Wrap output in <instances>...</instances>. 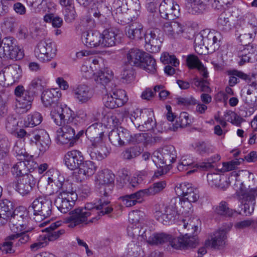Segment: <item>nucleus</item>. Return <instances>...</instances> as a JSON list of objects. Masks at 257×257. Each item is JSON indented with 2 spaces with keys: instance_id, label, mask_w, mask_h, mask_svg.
<instances>
[{
  "instance_id": "obj_13",
  "label": "nucleus",
  "mask_w": 257,
  "mask_h": 257,
  "mask_svg": "<svg viewBox=\"0 0 257 257\" xmlns=\"http://www.w3.org/2000/svg\"><path fill=\"white\" fill-rule=\"evenodd\" d=\"M57 48L54 42L50 41L40 42L35 49V57L40 61H50L56 55Z\"/></svg>"
},
{
  "instance_id": "obj_63",
  "label": "nucleus",
  "mask_w": 257,
  "mask_h": 257,
  "mask_svg": "<svg viewBox=\"0 0 257 257\" xmlns=\"http://www.w3.org/2000/svg\"><path fill=\"white\" fill-rule=\"evenodd\" d=\"M44 20L46 23H51L53 27L60 28L63 24V20L58 16H55L53 14H46L44 17Z\"/></svg>"
},
{
  "instance_id": "obj_37",
  "label": "nucleus",
  "mask_w": 257,
  "mask_h": 257,
  "mask_svg": "<svg viewBox=\"0 0 257 257\" xmlns=\"http://www.w3.org/2000/svg\"><path fill=\"white\" fill-rule=\"evenodd\" d=\"M125 33L126 36L131 40H141L144 36L143 26L139 23L132 24L125 27Z\"/></svg>"
},
{
  "instance_id": "obj_6",
  "label": "nucleus",
  "mask_w": 257,
  "mask_h": 257,
  "mask_svg": "<svg viewBox=\"0 0 257 257\" xmlns=\"http://www.w3.org/2000/svg\"><path fill=\"white\" fill-rule=\"evenodd\" d=\"M188 234L183 237H173L169 234L163 232L154 233L149 236L147 242L150 244L157 245L169 242L170 245L175 248H184L186 245L193 246L195 241V238H188Z\"/></svg>"
},
{
  "instance_id": "obj_18",
  "label": "nucleus",
  "mask_w": 257,
  "mask_h": 257,
  "mask_svg": "<svg viewBox=\"0 0 257 257\" xmlns=\"http://www.w3.org/2000/svg\"><path fill=\"white\" fill-rule=\"evenodd\" d=\"M77 199V194L72 193L71 195H58L55 200V204L58 209L63 213L69 212L74 206Z\"/></svg>"
},
{
  "instance_id": "obj_31",
  "label": "nucleus",
  "mask_w": 257,
  "mask_h": 257,
  "mask_svg": "<svg viewBox=\"0 0 257 257\" xmlns=\"http://www.w3.org/2000/svg\"><path fill=\"white\" fill-rule=\"evenodd\" d=\"M101 33L97 31H86L82 34V41L87 47L101 48Z\"/></svg>"
},
{
  "instance_id": "obj_62",
  "label": "nucleus",
  "mask_w": 257,
  "mask_h": 257,
  "mask_svg": "<svg viewBox=\"0 0 257 257\" xmlns=\"http://www.w3.org/2000/svg\"><path fill=\"white\" fill-rule=\"evenodd\" d=\"M196 1L197 0H187L185 8L189 13L195 15L201 13V9L200 8L202 6L200 4H198Z\"/></svg>"
},
{
  "instance_id": "obj_22",
  "label": "nucleus",
  "mask_w": 257,
  "mask_h": 257,
  "mask_svg": "<svg viewBox=\"0 0 257 257\" xmlns=\"http://www.w3.org/2000/svg\"><path fill=\"white\" fill-rule=\"evenodd\" d=\"M61 97V92L57 88L44 90L41 96V100L45 107L52 106V109L61 105L58 104L59 99ZM66 106L64 107L65 108ZM52 109H51L52 110Z\"/></svg>"
},
{
  "instance_id": "obj_46",
  "label": "nucleus",
  "mask_w": 257,
  "mask_h": 257,
  "mask_svg": "<svg viewBox=\"0 0 257 257\" xmlns=\"http://www.w3.org/2000/svg\"><path fill=\"white\" fill-rule=\"evenodd\" d=\"M10 143L7 137L0 135V163H4V161L9 158Z\"/></svg>"
},
{
  "instance_id": "obj_54",
  "label": "nucleus",
  "mask_w": 257,
  "mask_h": 257,
  "mask_svg": "<svg viewBox=\"0 0 257 257\" xmlns=\"http://www.w3.org/2000/svg\"><path fill=\"white\" fill-rule=\"evenodd\" d=\"M191 123L192 120L189 117V114L186 112H182L180 113L179 117L177 119L176 124L173 125V129L175 131L178 127H186Z\"/></svg>"
},
{
  "instance_id": "obj_44",
  "label": "nucleus",
  "mask_w": 257,
  "mask_h": 257,
  "mask_svg": "<svg viewBox=\"0 0 257 257\" xmlns=\"http://www.w3.org/2000/svg\"><path fill=\"white\" fill-rule=\"evenodd\" d=\"M145 197L142 190L121 197L123 204L126 207H131L136 204L138 200Z\"/></svg>"
},
{
  "instance_id": "obj_4",
  "label": "nucleus",
  "mask_w": 257,
  "mask_h": 257,
  "mask_svg": "<svg viewBox=\"0 0 257 257\" xmlns=\"http://www.w3.org/2000/svg\"><path fill=\"white\" fill-rule=\"evenodd\" d=\"M178 205L188 212L192 207V204L189 202H182L180 197L173 198L169 205L160 204L156 206L155 215L156 219L165 225L171 223L177 214Z\"/></svg>"
},
{
  "instance_id": "obj_8",
  "label": "nucleus",
  "mask_w": 257,
  "mask_h": 257,
  "mask_svg": "<svg viewBox=\"0 0 257 257\" xmlns=\"http://www.w3.org/2000/svg\"><path fill=\"white\" fill-rule=\"evenodd\" d=\"M16 42L14 38L10 37L3 39L0 45V58L3 61L19 60L24 57L23 51L16 45Z\"/></svg>"
},
{
  "instance_id": "obj_17",
  "label": "nucleus",
  "mask_w": 257,
  "mask_h": 257,
  "mask_svg": "<svg viewBox=\"0 0 257 257\" xmlns=\"http://www.w3.org/2000/svg\"><path fill=\"white\" fill-rule=\"evenodd\" d=\"M164 34L170 39H176L181 37L185 30L184 23L177 21L164 23L163 27Z\"/></svg>"
},
{
  "instance_id": "obj_36",
  "label": "nucleus",
  "mask_w": 257,
  "mask_h": 257,
  "mask_svg": "<svg viewBox=\"0 0 257 257\" xmlns=\"http://www.w3.org/2000/svg\"><path fill=\"white\" fill-rule=\"evenodd\" d=\"M47 84V80L44 77H38L32 80L26 90L35 96L44 89Z\"/></svg>"
},
{
  "instance_id": "obj_19",
  "label": "nucleus",
  "mask_w": 257,
  "mask_h": 257,
  "mask_svg": "<svg viewBox=\"0 0 257 257\" xmlns=\"http://www.w3.org/2000/svg\"><path fill=\"white\" fill-rule=\"evenodd\" d=\"M32 175H27L20 177L17 182H14L10 185L23 196L28 195L35 185Z\"/></svg>"
},
{
  "instance_id": "obj_57",
  "label": "nucleus",
  "mask_w": 257,
  "mask_h": 257,
  "mask_svg": "<svg viewBox=\"0 0 257 257\" xmlns=\"http://www.w3.org/2000/svg\"><path fill=\"white\" fill-rule=\"evenodd\" d=\"M195 150L199 154L203 155L209 154L214 152V148L210 143L204 142H199L195 144Z\"/></svg>"
},
{
  "instance_id": "obj_26",
  "label": "nucleus",
  "mask_w": 257,
  "mask_h": 257,
  "mask_svg": "<svg viewBox=\"0 0 257 257\" xmlns=\"http://www.w3.org/2000/svg\"><path fill=\"white\" fill-rule=\"evenodd\" d=\"M238 56L240 58V65H243L246 62H255L257 61V45L252 44L243 47L238 52Z\"/></svg>"
},
{
  "instance_id": "obj_1",
  "label": "nucleus",
  "mask_w": 257,
  "mask_h": 257,
  "mask_svg": "<svg viewBox=\"0 0 257 257\" xmlns=\"http://www.w3.org/2000/svg\"><path fill=\"white\" fill-rule=\"evenodd\" d=\"M69 113V108L57 106L51 110L50 116L56 125L61 126L56 133L57 143L69 144V147H72L75 143V129L77 127L72 122L73 118L70 117Z\"/></svg>"
},
{
  "instance_id": "obj_64",
  "label": "nucleus",
  "mask_w": 257,
  "mask_h": 257,
  "mask_svg": "<svg viewBox=\"0 0 257 257\" xmlns=\"http://www.w3.org/2000/svg\"><path fill=\"white\" fill-rule=\"evenodd\" d=\"M112 95L117 104L121 107L128 100L126 92L122 89L114 90Z\"/></svg>"
},
{
  "instance_id": "obj_9",
  "label": "nucleus",
  "mask_w": 257,
  "mask_h": 257,
  "mask_svg": "<svg viewBox=\"0 0 257 257\" xmlns=\"http://www.w3.org/2000/svg\"><path fill=\"white\" fill-rule=\"evenodd\" d=\"M114 175L108 169L98 173L96 180V187L100 197H107L111 194L114 188Z\"/></svg>"
},
{
  "instance_id": "obj_55",
  "label": "nucleus",
  "mask_w": 257,
  "mask_h": 257,
  "mask_svg": "<svg viewBox=\"0 0 257 257\" xmlns=\"http://www.w3.org/2000/svg\"><path fill=\"white\" fill-rule=\"evenodd\" d=\"M213 209L216 214L222 216H231L234 213L233 210L229 208L227 203L224 201L214 207Z\"/></svg>"
},
{
  "instance_id": "obj_5",
  "label": "nucleus",
  "mask_w": 257,
  "mask_h": 257,
  "mask_svg": "<svg viewBox=\"0 0 257 257\" xmlns=\"http://www.w3.org/2000/svg\"><path fill=\"white\" fill-rule=\"evenodd\" d=\"M186 62L189 68H197L202 78L196 77L191 80V84L201 91L209 92L211 89L209 86L208 72L207 68L199 60L198 58L194 55L188 56Z\"/></svg>"
},
{
  "instance_id": "obj_16",
  "label": "nucleus",
  "mask_w": 257,
  "mask_h": 257,
  "mask_svg": "<svg viewBox=\"0 0 257 257\" xmlns=\"http://www.w3.org/2000/svg\"><path fill=\"white\" fill-rule=\"evenodd\" d=\"M180 6L173 0H164L159 5V12L162 18L174 20L180 16Z\"/></svg>"
},
{
  "instance_id": "obj_52",
  "label": "nucleus",
  "mask_w": 257,
  "mask_h": 257,
  "mask_svg": "<svg viewBox=\"0 0 257 257\" xmlns=\"http://www.w3.org/2000/svg\"><path fill=\"white\" fill-rule=\"evenodd\" d=\"M72 110L70 109V117L73 118L72 122L75 124L76 126V121H78L80 123L86 124L90 123L89 113H87L85 110L82 109L78 110L75 117L72 116Z\"/></svg>"
},
{
  "instance_id": "obj_30",
  "label": "nucleus",
  "mask_w": 257,
  "mask_h": 257,
  "mask_svg": "<svg viewBox=\"0 0 257 257\" xmlns=\"http://www.w3.org/2000/svg\"><path fill=\"white\" fill-rule=\"evenodd\" d=\"M207 179L208 185L212 188L225 190L229 185L227 177L220 174H208Z\"/></svg>"
},
{
  "instance_id": "obj_7",
  "label": "nucleus",
  "mask_w": 257,
  "mask_h": 257,
  "mask_svg": "<svg viewBox=\"0 0 257 257\" xmlns=\"http://www.w3.org/2000/svg\"><path fill=\"white\" fill-rule=\"evenodd\" d=\"M52 173L49 171L47 174L48 184L52 187V194L59 192L58 195H71L72 193H76L74 190L72 184L68 180H65L63 176L60 175L57 171H53V174L49 176Z\"/></svg>"
},
{
  "instance_id": "obj_28",
  "label": "nucleus",
  "mask_w": 257,
  "mask_h": 257,
  "mask_svg": "<svg viewBox=\"0 0 257 257\" xmlns=\"http://www.w3.org/2000/svg\"><path fill=\"white\" fill-rule=\"evenodd\" d=\"M32 137L33 139L30 143L36 145L41 153H44L49 149L51 140L49 135L46 132L42 131L39 134L35 132Z\"/></svg>"
},
{
  "instance_id": "obj_41",
  "label": "nucleus",
  "mask_w": 257,
  "mask_h": 257,
  "mask_svg": "<svg viewBox=\"0 0 257 257\" xmlns=\"http://www.w3.org/2000/svg\"><path fill=\"white\" fill-rule=\"evenodd\" d=\"M139 67L145 70L146 72L154 74L157 71V65L155 59L149 54L146 53Z\"/></svg>"
},
{
  "instance_id": "obj_11",
  "label": "nucleus",
  "mask_w": 257,
  "mask_h": 257,
  "mask_svg": "<svg viewBox=\"0 0 257 257\" xmlns=\"http://www.w3.org/2000/svg\"><path fill=\"white\" fill-rule=\"evenodd\" d=\"M131 119L135 124L134 121L136 120L138 126H142L144 131L152 130L156 124L153 111L151 109L142 111L137 109L131 114Z\"/></svg>"
},
{
  "instance_id": "obj_15",
  "label": "nucleus",
  "mask_w": 257,
  "mask_h": 257,
  "mask_svg": "<svg viewBox=\"0 0 257 257\" xmlns=\"http://www.w3.org/2000/svg\"><path fill=\"white\" fill-rule=\"evenodd\" d=\"M158 29L148 30L144 35L146 49L151 53L159 52L162 41Z\"/></svg>"
},
{
  "instance_id": "obj_3",
  "label": "nucleus",
  "mask_w": 257,
  "mask_h": 257,
  "mask_svg": "<svg viewBox=\"0 0 257 257\" xmlns=\"http://www.w3.org/2000/svg\"><path fill=\"white\" fill-rule=\"evenodd\" d=\"M101 123L95 122L86 130L85 134L90 138L87 151L91 159L100 161L105 158L110 153L105 143Z\"/></svg>"
},
{
  "instance_id": "obj_58",
  "label": "nucleus",
  "mask_w": 257,
  "mask_h": 257,
  "mask_svg": "<svg viewBox=\"0 0 257 257\" xmlns=\"http://www.w3.org/2000/svg\"><path fill=\"white\" fill-rule=\"evenodd\" d=\"M229 76V85L233 86L238 83V78H240L243 80H247L248 76L244 73L237 70H232L228 72Z\"/></svg>"
},
{
  "instance_id": "obj_14",
  "label": "nucleus",
  "mask_w": 257,
  "mask_h": 257,
  "mask_svg": "<svg viewBox=\"0 0 257 257\" xmlns=\"http://www.w3.org/2000/svg\"><path fill=\"white\" fill-rule=\"evenodd\" d=\"M175 191L178 196H182L181 202H196L199 198L198 190L193 187L192 185L188 182H183L177 186Z\"/></svg>"
},
{
  "instance_id": "obj_10",
  "label": "nucleus",
  "mask_w": 257,
  "mask_h": 257,
  "mask_svg": "<svg viewBox=\"0 0 257 257\" xmlns=\"http://www.w3.org/2000/svg\"><path fill=\"white\" fill-rule=\"evenodd\" d=\"M241 183L240 191V197L241 199L239 213L245 216L250 215L254 211L255 204V197H257V188H244Z\"/></svg>"
},
{
  "instance_id": "obj_56",
  "label": "nucleus",
  "mask_w": 257,
  "mask_h": 257,
  "mask_svg": "<svg viewBox=\"0 0 257 257\" xmlns=\"http://www.w3.org/2000/svg\"><path fill=\"white\" fill-rule=\"evenodd\" d=\"M8 219H9L10 222H12V226H14L13 225L15 223H26L28 218L25 215V212L15 209L13 211V213L11 214Z\"/></svg>"
},
{
  "instance_id": "obj_23",
  "label": "nucleus",
  "mask_w": 257,
  "mask_h": 257,
  "mask_svg": "<svg viewBox=\"0 0 257 257\" xmlns=\"http://www.w3.org/2000/svg\"><path fill=\"white\" fill-rule=\"evenodd\" d=\"M74 98L80 103H85L93 96V91L87 85L81 83L75 86L73 89Z\"/></svg>"
},
{
  "instance_id": "obj_42",
  "label": "nucleus",
  "mask_w": 257,
  "mask_h": 257,
  "mask_svg": "<svg viewBox=\"0 0 257 257\" xmlns=\"http://www.w3.org/2000/svg\"><path fill=\"white\" fill-rule=\"evenodd\" d=\"M28 164L29 161L27 160L20 161L15 164L11 169L12 174L20 177L30 175L29 168L27 166Z\"/></svg>"
},
{
  "instance_id": "obj_50",
  "label": "nucleus",
  "mask_w": 257,
  "mask_h": 257,
  "mask_svg": "<svg viewBox=\"0 0 257 257\" xmlns=\"http://www.w3.org/2000/svg\"><path fill=\"white\" fill-rule=\"evenodd\" d=\"M166 186L165 181H159L154 183L149 188L145 189H142L143 193L145 196L155 195L163 190Z\"/></svg>"
},
{
  "instance_id": "obj_49",
  "label": "nucleus",
  "mask_w": 257,
  "mask_h": 257,
  "mask_svg": "<svg viewBox=\"0 0 257 257\" xmlns=\"http://www.w3.org/2000/svg\"><path fill=\"white\" fill-rule=\"evenodd\" d=\"M5 68L6 70L7 75H8L12 81V84L17 81L21 77L22 70L20 66L17 64L11 65Z\"/></svg>"
},
{
  "instance_id": "obj_47",
  "label": "nucleus",
  "mask_w": 257,
  "mask_h": 257,
  "mask_svg": "<svg viewBox=\"0 0 257 257\" xmlns=\"http://www.w3.org/2000/svg\"><path fill=\"white\" fill-rule=\"evenodd\" d=\"M51 201L50 198L46 196L41 195L37 197L29 208V214L30 213L34 214V213L39 212L40 209H41L44 204Z\"/></svg>"
},
{
  "instance_id": "obj_45",
  "label": "nucleus",
  "mask_w": 257,
  "mask_h": 257,
  "mask_svg": "<svg viewBox=\"0 0 257 257\" xmlns=\"http://www.w3.org/2000/svg\"><path fill=\"white\" fill-rule=\"evenodd\" d=\"M94 76V80L96 83L104 85L107 84L112 79V72L111 70L106 68L103 71L100 70L95 73Z\"/></svg>"
},
{
  "instance_id": "obj_43",
  "label": "nucleus",
  "mask_w": 257,
  "mask_h": 257,
  "mask_svg": "<svg viewBox=\"0 0 257 257\" xmlns=\"http://www.w3.org/2000/svg\"><path fill=\"white\" fill-rule=\"evenodd\" d=\"M26 229L17 233L8 236L9 239H12L16 246H21L27 243L30 239V237Z\"/></svg>"
},
{
  "instance_id": "obj_27",
  "label": "nucleus",
  "mask_w": 257,
  "mask_h": 257,
  "mask_svg": "<svg viewBox=\"0 0 257 257\" xmlns=\"http://www.w3.org/2000/svg\"><path fill=\"white\" fill-rule=\"evenodd\" d=\"M121 147L127 144H139L143 142L145 139L144 134H137L133 136L127 129L122 127H118Z\"/></svg>"
},
{
  "instance_id": "obj_48",
  "label": "nucleus",
  "mask_w": 257,
  "mask_h": 257,
  "mask_svg": "<svg viewBox=\"0 0 257 257\" xmlns=\"http://www.w3.org/2000/svg\"><path fill=\"white\" fill-rule=\"evenodd\" d=\"M166 165L173 163L176 158V153L173 146H166L161 149Z\"/></svg>"
},
{
  "instance_id": "obj_34",
  "label": "nucleus",
  "mask_w": 257,
  "mask_h": 257,
  "mask_svg": "<svg viewBox=\"0 0 257 257\" xmlns=\"http://www.w3.org/2000/svg\"><path fill=\"white\" fill-rule=\"evenodd\" d=\"M52 201L46 202L43 205V207L41 209H40V211L36 213H34V214L30 213V215L35 222L40 223L39 224V226H43L46 224L47 221L41 222L45 219L49 217L52 214Z\"/></svg>"
},
{
  "instance_id": "obj_61",
  "label": "nucleus",
  "mask_w": 257,
  "mask_h": 257,
  "mask_svg": "<svg viewBox=\"0 0 257 257\" xmlns=\"http://www.w3.org/2000/svg\"><path fill=\"white\" fill-rule=\"evenodd\" d=\"M217 28L223 32H227L231 29V24L226 14L222 13L219 16L217 20Z\"/></svg>"
},
{
  "instance_id": "obj_32",
  "label": "nucleus",
  "mask_w": 257,
  "mask_h": 257,
  "mask_svg": "<svg viewBox=\"0 0 257 257\" xmlns=\"http://www.w3.org/2000/svg\"><path fill=\"white\" fill-rule=\"evenodd\" d=\"M204 35V47L208 49L209 48L213 50L217 49L220 46V42L222 39V34L218 31H203Z\"/></svg>"
},
{
  "instance_id": "obj_20",
  "label": "nucleus",
  "mask_w": 257,
  "mask_h": 257,
  "mask_svg": "<svg viewBox=\"0 0 257 257\" xmlns=\"http://www.w3.org/2000/svg\"><path fill=\"white\" fill-rule=\"evenodd\" d=\"M119 33V30L115 27L104 30L101 33V48L110 47L116 45L119 42L118 40Z\"/></svg>"
},
{
  "instance_id": "obj_38",
  "label": "nucleus",
  "mask_w": 257,
  "mask_h": 257,
  "mask_svg": "<svg viewBox=\"0 0 257 257\" xmlns=\"http://www.w3.org/2000/svg\"><path fill=\"white\" fill-rule=\"evenodd\" d=\"M61 225V221L53 222L51 225L46 227L45 230L47 232L46 234H43L45 236L46 239L48 243L49 241H53L59 238L62 234H64V229H57V228Z\"/></svg>"
},
{
  "instance_id": "obj_2",
  "label": "nucleus",
  "mask_w": 257,
  "mask_h": 257,
  "mask_svg": "<svg viewBox=\"0 0 257 257\" xmlns=\"http://www.w3.org/2000/svg\"><path fill=\"white\" fill-rule=\"evenodd\" d=\"M103 196L99 199L97 203L94 204L88 203L85 204L84 207L76 208L70 212V216L67 220L69 223L68 226L74 227L77 225L85 222L87 220L88 217L92 215L93 216L90 219V221L93 222L97 219L98 210H100L99 216L109 214L113 208L110 202L107 200H103Z\"/></svg>"
},
{
  "instance_id": "obj_60",
  "label": "nucleus",
  "mask_w": 257,
  "mask_h": 257,
  "mask_svg": "<svg viewBox=\"0 0 257 257\" xmlns=\"http://www.w3.org/2000/svg\"><path fill=\"white\" fill-rule=\"evenodd\" d=\"M141 153V148L137 146H134L126 148L122 153V156L124 159L131 160L139 156Z\"/></svg>"
},
{
  "instance_id": "obj_24",
  "label": "nucleus",
  "mask_w": 257,
  "mask_h": 257,
  "mask_svg": "<svg viewBox=\"0 0 257 257\" xmlns=\"http://www.w3.org/2000/svg\"><path fill=\"white\" fill-rule=\"evenodd\" d=\"M146 53L137 48H126L123 50L124 58L127 63L132 66L138 67Z\"/></svg>"
},
{
  "instance_id": "obj_53",
  "label": "nucleus",
  "mask_w": 257,
  "mask_h": 257,
  "mask_svg": "<svg viewBox=\"0 0 257 257\" xmlns=\"http://www.w3.org/2000/svg\"><path fill=\"white\" fill-rule=\"evenodd\" d=\"M42 121L41 114L35 112L28 115L24 120V125L26 127H34L39 124Z\"/></svg>"
},
{
  "instance_id": "obj_59",
  "label": "nucleus",
  "mask_w": 257,
  "mask_h": 257,
  "mask_svg": "<svg viewBox=\"0 0 257 257\" xmlns=\"http://www.w3.org/2000/svg\"><path fill=\"white\" fill-rule=\"evenodd\" d=\"M14 154L16 157H20L19 159L22 160L27 157L28 155L24 148V141L19 140L17 141L13 149Z\"/></svg>"
},
{
  "instance_id": "obj_29",
  "label": "nucleus",
  "mask_w": 257,
  "mask_h": 257,
  "mask_svg": "<svg viewBox=\"0 0 257 257\" xmlns=\"http://www.w3.org/2000/svg\"><path fill=\"white\" fill-rule=\"evenodd\" d=\"M199 220L196 217H192L188 218V219H185L182 220L180 225H182L184 229H187L188 231H190V233H186L182 237L185 236L186 234H188V237H194L195 241L194 244L193 246L186 245L184 247V248L187 247H194L196 246L197 243V238L195 233L197 232L198 229Z\"/></svg>"
},
{
  "instance_id": "obj_51",
  "label": "nucleus",
  "mask_w": 257,
  "mask_h": 257,
  "mask_svg": "<svg viewBox=\"0 0 257 257\" xmlns=\"http://www.w3.org/2000/svg\"><path fill=\"white\" fill-rule=\"evenodd\" d=\"M197 164H195L194 161L190 156H182L180 160L177 169L179 171H185L194 168Z\"/></svg>"
},
{
  "instance_id": "obj_35",
  "label": "nucleus",
  "mask_w": 257,
  "mask_h": 257,
  "mask_svg": "<svg viewBox=\"0 0 257 257\" xmlns=\"http://www.w3.org/2000/svg\"><path fill=\"white\" fill-rule=\"evenodd\" d=\"M13 210L12 202L8 199L0 201V226L7 222Z\"/></svg>"
},
{
  "instance_id": "obj_25",
  "label": "nucleus",
  "mask_w": 257,
  "mask_h": 257,
  "mask_svg": "<svg viewBox=\"0 0 257 257\" xmlns=\"http://www.w3.org/2000/svg\"><path fill=\"white\" fill-rule=\"evenodd\" d=\"M83 160L81 152L76 150L68 152L64 158L65 165L71 170L78 169Z\"/></svg>"
},
{
  "instance_id": "obj_21",
  "label": "nucleus",
  "mask_w": 257,
  "mask_h": 257,
  "mask_svg": "<svg viewBox=\"0 0 257 257\" xmlns=\"http://www.w3.org/2000/svg\"><path fill=\"white\" fill-rule=\"evenodd\" d=\"M228 230L229 229L222 228L216 231L211 235L210 238L206 240L204 244L205 247L214 249L222 247L225 243L226 233Z\"/></svg>"
},
{
  "instance_id": "obj_40",
  "label": "nucleus",
  "mask_w": 257,
  "mask_h": 257,
  "mask_svg": "<svg viewBox=\"0 0 257 257\" xmlns=\"http://www.w3.org/2000/svg\"><path fill=\"white\" fill-rule=\"evenodd\" d=\"M140 224L134 227V226H128L127 228V234L132 237L138 236V239L144 240L147 241L149 236L151 234V230L146 228L141 227Z\"/></svg>"
},
{
  "instance_id": "obj_12",
  "label": "nucleus",
  "mask_w": 257,
  "mask_h": 257,
  "mask_svg": "<svg viewBox=\"0 0 257 257\" xmlns=\"http://www.w3.org/2000/svg\"><path fill=\"white\" fill-rule=\"evenodd\" d=\"M15 94L17 97L16 106L17 110L22 113L29 110L35 96L24 89L22 85H18L15 88Z\"/></svg>"
},
{
  "instance_id": "obj_39",
  "label": "nucleus",
  "mask_w": 257,
  "mask_h": 257,
  "mask_svg": "<svg viewBox=\"0 0 257 257\" xmlns=\"http://www.w3.org/2000/svg\"><path fill=\"white\" fill-rule=\"evenodd\" d=\"M78 169H79L78 173L81 181L93 175L96 171V167L93 162L86 161H83Z\"/></svg>"
},
{
  "instance_id": "obj_33",
  "label": "nucleus",
  "mask_w": 257,
  "mask_h": 257,
  "mask_svg": "<svg viewBox=\"0 0 257 257\" xmlns=\"http://www.w3.org/2000/svg\"><path fill=\"white\" fill-rule=\"evenodd\" d=\"M100 69V64L98 59H89L85 61L81 66L80 71L83 77L91 78L96 71Z\"/></svg>"
}]
</instances>
